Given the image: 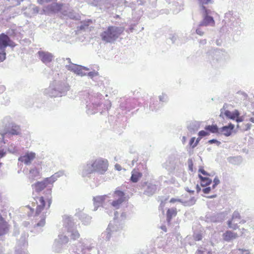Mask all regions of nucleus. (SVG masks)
Segmentation results:
<instances>
[{"label":"nucleus","mask_w":254,"mask_h":254,"mask_svg":"<svg viewBox=\"0 0 254 254\" xmlns=\"http://www.w3.org/2000/svg\"><path fill=\"white\" fill-rule=\"evenodd\" d=\"M193 240L195 241H200L202 239V234L200 233H194L193 234Z\"/></svg>","instance_id":"nucleus-24"},{"label":"nucleus","mask_w":254,"mask_h":254,"mask_svg":"<svg viewBox=\"0 0 254 254\" xmlns=\"http://www.w3.org/2000/svg\"><path fill=\"white\" fill-rule=\"evenodd\" d=\"M224 115L229 119L232 120H236L237 122H242V120L239 117V112L238 110H235L233 112L226 110L224 112Z\"/></svg>","instance_id":"nucleus-11"},{"label":"nucleus","mask_w":254,"mask_h":254,"mask_svg":"<svg viewBox=\"0 0 254 254\" xmlns=\"http://www.w3.org/2000/svg\"><path fill=\"white\" fill-rule=\"evenodd\" d=\"M8 229L7 222L4 220L3 218L0 215V236L6 233Z\"/></svg>","instance_id":"nucleus-15"},{"label":"nucleus","mask_w":254,"mask_h":254,"mask_svg":"<svg viewBox=\"0 0 254 254\" xmlns=\"http://www.w3.org/2000/svg\"><path fill=\"white\" fill-rule=\"evenodd\" d=\"M97 198L99 199H100V200H101L102 201H103V198L102 197H101V196L97 197Z\"/></svg>","instance_id":"nucleus-45"},{"label":"nucleus","mask_w":254,"mask_h":254,"mask_svg":"<svg viewBox=\"0 0 254 254\" xmlns=\"http://www.w3.org/2000/svg\"><path fill=\"white\" fill-rule=\"evenodd\" d=\"M201 2L202 5L207 4L210 0H200Z\"/></svg>","instance_id":"nucleus-36"},{"label":"nucleus","mask_w":254,"mask_h":254,"mask_svg":"<svg viewBox=\"0 0 254 254\" xmlns=\"http://www.w3.org/2000/svg\"><path fill=\"white\" fill-rule=\"evenodd\" d=\"M245 231H246V230L243 228L242 229V231L241 233V235H242L243 234H244Z\"/></svg>","instance_id":"nucleus-44"},{"label":"nucleus","mask_w":254,"mask_h":254,"mask_svg":"<svg viewBox=\"0 0 254 254\" xmlns=\"http://www.w3.org/2000/svg\"><path fill=\"white\" fill-rule=\"evenodd\" d=\"M195 189H196V190L197 193H198L201 190V189H200V187L198 186V185H196Z\"/></svg>","instance_id":"nucleus-39"},{"label":"nucleus","mask_w":254,"mask_h":254,"mask_svg":"<svg viewBox=\"0 0 254 254\" xmlns=\"http://www.w3.org/2000/svg\"><path fill=\"white\" fill-rule=\"evenodd\" d=\"M187 190L188 191L190 192H192V193H193V192H194V191H193V190H190L189 189V188H187Z\"/></svg>","instance_id":"nucleus-46"},{"label":"nucleus","mask_w":254,"mask_h":254,"mask_svg":"<svg viewBox=\"0 0 254 254\" xmlns=\"http://www.w3.org/2000/svg\"><path fill=\"white\" fill-rule=\"evenodd\" d=\"M209 142L210 143H212L218 142V141H217V140H215V139H213L210 140L209 141Z\"/></svg>","instance_id":"nucleus-41"},{"label":"nucleus","mask_w":254,"mask_h":254,"mask_svg":"<svg viewBox=\"0 0 254 254\" xmlns=\"http://www.w3.org/2000/svg\"><path fill=\"white\" fill-rule=\"evenodd\" d=\"M238 235L231 231H227L223 234V239L226 241H230L233 239L237 238Z\"/></svg>","instance_id":"nucleus-16"},{"label":"nucleus","mask_w":254,"mask_h":254,"mask_svg":"<svg viewBox=\"0 0 254 254\" xmlns=\"http://www.w3.org/2000/svg\"><path fill=\"white\" fill-rule=\"evenodd\" d=\"M202 9L205 14V16L204 17L202 21L200 23L199 26H206L208 25H211L212 26H214L215 25V22L212 17L208 16V14L209 13L208 10L206 9V8L204 6H202Z\"/></svg>","instance_id":"nucleus-6"},{"label":"nucleus","mask_w":254,"mask_h":254,"mask_svg":"<svg viewBox=\"0 0 254 254\" xmlns=\"http://www.w3.org/2000/svg\"><path fill=\"white\" fill-rule=\"evenodd\" d=\"M208 134L209 133L204 130H201L198 132L199 136L201 137L205 136L208 135Z\"/></svg>","instance_id":"nucleus-29"},{"label":"nucleus","mask_w":254,"mask_h":254,"mask_svg":"<svg viewBox=\"0 0 254 254\" xmlns=\"http://www.w3.org/2000/svg\"><path fill=\"white\" fill-rule=\"evenodd\" d=\"M195 138L194 137H192L190 141V142H189V144L190 146H191L192 148H194V147H195L197 143H198V141L196 140L195 142H194V141H195Z\"/></svg>","instance_id":"nucleus-26"},{"label":"nucleus","mask_w":254,"mask_h":254,"mask_svg":"<svg viewBox=\"0 0 254 254\" xmlns=\"http://www.w3.org/2000/svg\"><path fill=\"white\" fill-rule=\"evenodd\" d=\"M45 223V219H43L41 221L40 223H38L37 225L38 226H43Z\"/></svg>","instance_id":"nucleus-35"},{"label":"nucleus","mask_w":254,"mask_h":254,"mask_svg":"<svg viewBox=\"0 0 254 254\" xmlns=\"http://www.w3.org/2000/svg\"><path fill=\"white\" fill-rule=\"evenodd\" d=\"M250 121H251L252 122H253V123H254V118H251V119H250Z\"/></svg>","instance_id":"nucleus-48"},{"label":"nucleus","mask_w":254,"mask_h":254,"mask_svg":"<svg viewBox=\"0 0 254 254\" xmlns=\"http://www.w3.org/2000/svg\"><path fill=\"white\" fill-rule=\"evenodd\" d=\"M195 254H214L211 250L207 251L206 248L200 246L198 247Z\"/></svg>","instance_id":"nucleus-19"},{"label":"nucleus","mask_w":254,"mask_h":254,"mask_svg":"<svg viewBox=\"0 0 254 254\" xmlns=\"http://www.w3.org/2000/svg\"><path fill=\"white\" fill-rule=\"evenodd\" d=\"M38 54L39 59L43 63H50L52 61L53 59V55L48 52L39 51Z\"/></svg>","instance_id":"nucleus-9"},{"label":"nucleus","mask_w":254,"mask_h":254,"mask_svg":"<svg viewBox=\"0 0 254 254\" xmlns=\"http://www.w3.org/2000/svg\"><path fill=\"white\" fill-rule=\"evenodd\" d=\"M185 142H186V137L185 136H184L183 137V143H185Z\"/></svg>","instance_id":"nucleus-47"},{"label":"nucleus","mask_w":254,"mask_h":254,"mask_svg":"<svg viewBox=\"0 0 254 254\" xmlns=\"http://www.w3.org/2000/svg\"><path fill=\"white\" fill-rule=\"evenodd\" d=\"M205 129L212 133H217L218 132V128L216 125L207 126Z\"/></svg>","instance_id":"nucleus-22"},{"label":"nucleus","mask_w":254,"mask_h":254,"mask_svg":"<svg viewBox=\"0 0 254 254\" xmlns=\"http://www.w3.org/2000/svg\"><path fill=\"white\" fill-rule=\"evenodd\" d=\"M10 41V38L7 35L3 33L0 34V50H5V49L9 45Z\"/></svg>","instance_id":"nucleus-10"},{"label":"nucleus","mask_w":254,"mask_h":254,"mask_svg":"<svg viewBox=\"0 0 254 254\" xmlns=\"http://www.w3.org/2000/svg\"><path fill=\"white\" fill-rule=\"evenodd\" d=\"M193 163L191 160L189 162V167L191 171H192Z\"/></svg>","instance_id":"nucleus-37"},{"label":"nucleus","mask_w":254,"mask_h":254,"mask_svg":"<svg viewBox=\"0 0 254 254\" xmlns=\"http://www.w3.org/2000/svg\"><path fill=\"white\" fill-rule=\"evenodd\" d=\"M5 153L3 151V150L0 151V157H2L4 156Z\"/></svg>","instance_id":"nucleus-42"},{"label":"nucleus","mask_w":254,"mask_h":254,"mask_svg":"<svg viewBox=\"0 0 254 254\" xmlns=\"http://www.w3.org/2000/svg\"><path fill=\"white\" fill-rule=\"evenodd\" d=\"M196 32L197 34L200 35V36H202L204 34V32L202 31V30L200 28H197L196 30Z\"/></svg>","instance_id":"nucleus-33"},{"label":"nucleus","mask_w":254,"mask_h":254,"mask_svg":"<svg viewBox=\"0 0 254 254\" xmlns=\"http://www.w3.org/2000/svg\"><path fill=\"white\" fill-rule=\"evenodd\" d=\"M234 128V125L230 123L227 126H224L220 128L221 132L226 136L230 135Z\"/></svg>","instance_id":"nucleus-14"},{"label":"nucleus","mask_w":254,"mask_h":254,"mask_svg":"<svg viewBox=\"0 0 254 254\" xmlns=\"http://www.w3.org/2000/svg\"><path fill=\"white\" fill-rule=\"evenodd\" d=\"M176 202H181V200L180 199H176L174 198H171L170 200V202L171 203H175Z\"/></svg>","instance_id":"nucleus-34"},{"label":"nucleus","mask_w":254,"mask_h":254,"mask_svg":"<svg viewBox=\"0 0 254 254\" xmlns=\"http://www.w3.org/2000/svg\"><path fill=\"white\" fill-rule=\"evenodd\" d=\"M198 177L200 180V184L202 187L208 186L212 182V181L209 178V177H203L201 174H198Z\"/></svg>","instance_id":"nucleus-17"},{"label":"nucleus","mask_w":254,"mask_h":254,"mask_svg":"<svg viewBox=\"0 0 254 254\" xmlns=\"http://www.w3.org/2000/svg\"><path fill=\"white\" fill-rule=\"evenodd\" d=\"M40 175L39 171L36 168L31 169L30 171V176L29 177V179L33 181L35 180V178Z\"/></svg>","instance_id":"nucleus-20"},{"label":"nucleus","mask_w":254,"mask_h":254,"mask_svg":"<svg viewBox=\"0 0 254 254\" xmlns=\"http://www.w3.org/2000/svg\"><path fill=\"white\" fill-rule=\"evenodd\" d=\"M6 58V53L4 50H1L0 52V63L2 62Z\"/></svg>","instance_id":"nucleus-28"},{"label":"nucleus","mask_w":254,"mask_h":254,"mask_svg":"<svg viewBox=\"0 0 254 254\" xmlns=\"http://www.w3.org/2000/svg\"><path fill=\"white\" fill-rule=\"evenodd\" d=\"M35 158V154L33 152H28L25 155L21 156L19 160L23 162L26 164H29Z\"/></svg>","instance_id":"nucleus-12"},{"label":"nucleus","mask_w":254,"mask_h":254,"mask_svg":"<svg viewBox=\"0 0 254 254\" xmlns=\"http://www.w3.org/2000/svg\"><path fill=\"white\" fill-rule=\"evenodd\" d=\"M9 132L13 135L19 134L20 132V127L17 125L12 126Z\"/></svg>","instance_id":"nucleus-21"},{"label":"nucleus","mask_w":254,"mask_h":254,"mask_svg":"<svg viewBox=\"0 0 254 254\" xmlns=\"http://www.w3.org/2000/svg\"><path fill=\"white\" fill-rule=\"evenodd\" d=\"M177 211L176 208H169L167 211V219L168 222L171 221L173 217L177 215Z\"/></svg>","instance_id":"nucleus-18"},{"label":"nucleus","mask_w":254,"mask_h":254,"mask_svg":"<svg viewBox=\"0 0 254 254\" xmlns=\"http://www.w3.org/2000/svg\"><path fill=\"white\" fill-rule=\"evenodd\" d=\"M214 184L213 185V188L214 189L215 186L219 184L220 181L218 179L215 178L213 181Z\"/></svg>","instance_id":"nucleus-31"},{"label":"nucleus","mask_w":254,"mask_h":254,"mask_svg":"<svg viewBox=\"0 0 254 254\" xmlns=\"http://www.w3.org/2000/svg\"><path fill=\"white\" fill-rule=\"evenodd\" d=\"M210 190H211L210 187H207L206 188L203 189L202 190L203 192L205 194H207V193H209Z\"/></svg>","instance_id":"nucleus-32"},{"label":"nucleus","mask_w":254,"mask_h":254,"mask_svg":"<svg viewBox=\"0 0 254 254\" xmlns=\"http://www.w3.org/2000/svg\"><path fill=\"white\" fill-rule=\"evenodd\" d=\"M198 172L199 173V174L202 175L203 177H209L210 175L206 172L202 168H200L199 169Z\"/></svg>","instance_id":"nucleus-27"},{"label":"nucleus","mask_w":254,"mask_h":254,"mask_svg":"<svg viewBox=\"0 0 254 254\" xmlns=\"http://www.w3.org/2000/svg\"><path fill=\"white\" fill-rule=\"evenodd\" d=\"M246 127L245 128L246 129H248L250 128L251 126H250V125H249V124H247L246 125Z\"/></svg>","instance_id":"nucleus-43"},{"label":"nucleus","mask_w":254,"mask_h":254,"mask_svg":"<svg viewBox=\"0 0 254 254\" xmlns=\"http://www.w3.org/2000/svg\"><path fill=\"white\" fill-rule=\"evenodd\" d=\"M124 31L123 27L110 26L101 33L100 36L103 41L111 43L116 40Z\"/></svg>","instance_id":"nucleus-2"},{"label":"nucleus","mask_w":254,"mask_h":254,"mask_svg":"<svg viewBox=\"0 0 254 254\" xmlns=\"http://www.w3.org/2000/svg\"><path fill=\"white\" fill-rule=\"evenodd\" d=\"M64 62H66L68 64H71V60L69 58H66L65 61H64Z\"/></svg>","instance_id":"nucleus-40"},{"label":"nucleus","mask_w":254,"mask_h":254,"mask_svg":"<svg viewBox=\"0 0 254 254\" xmlns=\"http://www.w3.org/2000/svg\"><path fill=\"white\" fill-rule=\"evenodd\" d=\"M238 254H250V253L248 250L239 249Z\"/></svg>","instance_id":"nucleus-30"},{"label":"nucleus","mask_w":254,"mask_h":254,"mask_svg":"<svg viewBox=\"0 0 254 254\" xmlns=\"http://www.w3.org/2000/svg\"><path fill=\"white\" fill-rule=\"evenodd\" d=\"M244 223L246 222L245 220H241V217L238 211H235L232 214L231 220L227 222V224L229 228L236 230L238 228L237 223Z\"/></svg>","instance_id":"nucleus-5"},{"label":"nucleus","mask_w":254,"mask_h":254,"mask_svg":"<svg viewBox=\"0 0 254 254\" xmlns=\"http://www.w3.org/2000/svg\"><path fill=\"white\" fill-rule=\"evenodd\" d=\"M115 168L118 171L122 170V167L119 164H116Z\"/></svg>","instance_id":"nucleus-38"},{"label":"nucleus","mask_w":254,"mask_h":254,"mask_svg":"<svg viewBox=\"0 0 254 254\" xmlns=\"http://www.w3.org/2000/svg\"><path fill=\"white\" fill-rule=\"evenodd\" d=\"M66 67L74 73L81 76L85 75L87 73L89 76L93 78L98 75V73L96 71L88 72L89 69L88 68L80 64H68Z\"/></svg>","instance_id":"nucleus-4"},{"label":"nucleus","mask_w":254,"mask_h":254,"mask_svg":"<svg viewBox=\"0 0 254 254\" xmlns=\"http://www.w3.org/2000/svg\"><path fill=\"white\" fill-rule=\"evenodd\" d=\"M35 202H33V206L36 205L35 213L36 215L41 213L44 209H49L52 203V197L51 193L45 199L43 196L36 197L35 198Z\"/></svg>","instance_id":"nucleus-3"},{"label":"nucleus","mask_w":254,"mask_h":254,"mask_svg":"<svg viewBox=\"0 0 254 254\" xmlns=\"http://www.w3.org/2000/svg\"><path fill=\"white\" fill-rule=\"evenodd\" d=\"M115 196H118L119 198L114 200L111 204L116 209L119 208L120 205L125 201L124 193L120 190H117L115 192Z\"/></svg>","instance_id":"nucleus-7"},{"label":"nucleus","mask_w":254,"mask_h":254,"mask_svg":"<svg viewBox=\"0 0 254 254\" xmlns=\"http://www.w3.org/2000/svg\"><path fill=\"white\" fill-rule=\"evenodd\" d=\"M51 178H47L43 182H38L32 185L34 191L39 193L42 191L46 187L48 183H50Z\"/></svg>","instance_id":"nucleus-8"},{"label":"nucleus","mask_w":254,"mask_h":254,"mask_svg":"<svg viewBox=\"0 0 254 254\" xmlns=\"http://www.w3.org/2000/svg\"><path fill=\"white\" fill-rule=\"evenodd\" d=\"M142 177V173L138 168H134L131 171L130 181L132 183H137Z\"/></svg>","instance_id":"nucleus-13"},{"label":"nucleus","mask_w":254,"mask_h":254,"mask_svg":"<svg viewBox=\"0 0 254 254\" xmlns=\"http://www.w3.org/2000/svg\"><path fill=\"white\" fill-rule=\"evenodd\" d=\"M108 165L107 159L99 158L96 159L92 164L87 165L84 170V173L88 175L97 172L103 174L107 170Z\"/></svg>","instance_id":"nucleus-1"},{"label":"nucleus","mask_w":254,"mask_h":254,"mask_svg":"<svg viewBox=\"0 0 254 254\" xmlns=\"http://www.w3.org/2000/svg\"><path fill=\"white\" fill-rule=\"evenodd\" d=\"M80 237V234L78 231L74 230L72 231L71 233L70 238L73 240L78 239Z\"/></svg>","instance_id":"nucleus-25"},{"label":"nucleus","mask_w":254,"mask_h":254,"mask_svg":"<svg viewBox=\"0 0 254 254\" xmlns=\"http://www.w3.org/2000/svg\"><path fill=\"white\" fill-rule=\"evenodd\" d=\"M62 5L58 3H54L50 6L49 9L53 11H59L62 8Z\"/></svg>","instance_id":"nucleus-23"}]
</instances>
